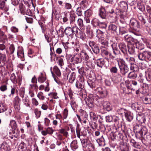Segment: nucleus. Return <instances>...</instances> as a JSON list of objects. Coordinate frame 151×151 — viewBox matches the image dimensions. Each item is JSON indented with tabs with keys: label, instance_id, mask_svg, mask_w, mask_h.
<instances>
[{
	"label": "nucleus",
	"instance_id": "f257e3e1",
	"mask_svg": "<svg viewBox=\"0 0 151 151\" xmlns=\"http://www.w3.org/2000/svg\"><path fill=\"white\" fill-rule=\"evenodd\" d=\"M139 59L141 60L148 61L151 60V52L145 51L140 52L138 55Z\"/></svg>",
	"mask_w": 151,
	"mask_h": 151
},
{
	"label": "nucleus",
	"instance_id": "f03ea898",
	"mask_svg": "<svg viewBox=\"0 0 151 151\" xmlns=\"http://www.w3.org/2000/svg\"><path fill=\"white\" fill-rule=\"evenodd\" d=\"M76 17V16L74 14H70L69 16L67 13H65L63 19V22H66L68 21L69 18L70 24H72L75 22Z\"/></svg>",
	"mask_w": 151,
	"mask_h": 151
},
{
	"label": "nucleus",
	"instance_id": "7ed1b4c3",
	"mask_svg": "<svg viewBox=\"0 0 151 151\" xmlns=\"http://www.w3.org/2000/svg\"><path fill=\"white\" fill-rule=\"evenodd\" d=\"M101 51L103 56L107 60H109L110 58L113 59L114 58V57L103 46H102L101 48Z\"/></svg>",
	"mask_w": 151,
	"mask_h": 151
},
{
	"label": "nucleus",
	"instance_id": "20e7f679",
	"mask_svg": "<svg viewBox=\"0 0 151 151\" xmlns=\"http://www.w3.org/2000/svg\"><path fill=\"white\" fill-rule=\"evenodd\" d=\"M118 47L119 50L124 55H127L128 53V46L123 42L120 43L118 44Z\"/></svg>",
	"mask_w": 151,
	"mask_h": 151
},
{
	"label": "nucleus",
	"instance_id": "39448f33",
	"mask_svg": "<svg viewBox=\"0 0 151 151\" xmlns=\"http://www.w3.org/2000/svg\"><path fill=\"white\" fill-rule=\"evenodd\" d=\"M13 130L12 132L14 134L16 133L17 134H19V129L17 127L16 122L14 120H12L10 121L9 124Z\"/></svg>",
	"mask_w": 151,
	"mask_h": 151
},
{
	"label": "nucleus",
	"instance_id": "423d86ee",
	"mask_svg": "<svg viewBox=\"0 0 151 151\" xmlns=\"http://www.w3.org/2000/svg\"><path fill=\"white\" fill-rule=\"evenodd\" d=\"M95 91L96 93L101 95L102 97H105L107 96L108 92L104 88L99 87L96 88Z\"/></svg>",
	"mask_w": 151,
	"mask_h": 151
},
{
	"label": "nucleus",
	"instance_id": "0eeeda50",
	"mask_svg": "<svg viewBox=\"0 0 151 151\" xmlns=\"http://www.w3.org/2000/svg\"><path fill=\"white\" fill-rule=\"evenodd\" d=\"M130 27L135 30H137L140 26L139 22L134 19H132L130 20Z\"/></svg>",
	"mask_w": 151,
	"mask_h": 151
},
{
	"label": "nucleus",
	"instance_id": "6e6552de",
	"mask_svg": "<svg viewBox=\"0 0 151 151\" xmlns=\"http://www.w3.org/2000/svg\"><path fill=\"white\" fill-rule=\"evenodd\" d=\"M91 23L94 26L96 27L99 26V27H102L101 25H103V28H105L106 27V25L104 22H100L99 20L97 18H93L91 21Z\"/></svg>",
	"mask_w": 151,
	"mask_h": 151
},
{
	"label": "nucleus",
	"instance_id": "1a4fd4ad",
	"mask_svg": "<svg viewBox=\"0 0 151 151\" xmlns=\"http://www.w3.org/2000/svg\"><path fill=\"white\" fill-rule=\"evenodd\" d=\"M84 78L83 76H81L78 81L76 82V86L78 89H82L84 88Z\"/></svg>",
	"mask_w": 151,
	"mask_h": 151
},
{
	"label": "nucleus",
	"instance_id": "9d476101",
	"mask_svg": "<svg viewBox=\"0 0 151 151\" xmlns=\"http://www.w3.org/2000/svg\"><path fill=\"white\" fill-rule=\"evenodd\" d=\"M75 28L74 27H73L72 28L69 27H66L64 30L65 34L68 36H70L71 37H73L74 32L73 29Z\"/></svg>",
	"mask_w": 151,
	"mask_h": 151
},
{
	"label": "nucleus",
	"instance_id": "9b49d317",
	"mask_svg": "<svg viewBox=\"0 0 151 151\" xmlns=\"http://www.w3.org/2000/svg\"><path fill=\"white\" fill-rule=\"evenodd\" d=\"M91 70V69L82 67L78 70V72L82 75L81 76H83L88 75Z\"/></svg>",
	"mask_w": 151,
	"mask_h": 151
},
{
	"label": "nucleus",
	"instance_id": "f8f14e48",
	"mask_svg": "<svg viewBox=\"0 0 151 151\" xmlns=\"http://www.w3.org/2000/svg\"><path fill=\"white\" fill-rule=\"evenodd\" d=\"M6 0H0V9L5 12L8 11L9 7L6 4L5 1Z\"/></svg>",
	"mask_w": 151,
	"mask_h": 151
},
{
	"label": "nucleus",
	"instance_id": "ddd939ff",
	"mask_svg": "<svg viewBox=\"0 0 151 151\" xmlns=\"http://www.w3.org/2000/svg\"><path fill=\"white\" fill-rule=\"evenodd\" d=\"M108 29L111 33L114 34H116L118 31L116 26L113 24H111L109 25Z\"/></svg>",
	"mask_w": 151,
	"mask_h": 151
},
{
	"label": "nucleus",
	"instance_id": "4468645a",
	"mask_svg": "<svg viewBox=\"0 0 151 151\" xmlns=\"http://www.w3.org/2000/svg\"><path fill=\"white\" fill-rule=\"evenodd\" d=\"M124 39L125 41L130 43L131 45H134L136 42L137 40L134 39L131 36H128L127 35L124 36Z\"/></svg>",
	"mask_w": 151,
	"mask_h": 151
},
{
	"label": "nucleus",
	"instance_id": "2eb2a0df",
	"mask_svg": "<svg viewBox=\"0 0 151 151\" xmlns=\"http://www.w3.org/2000/svg\"><path fill=\"white\" fill-rule=\"evenodd\" d=\"M99 15L102 19H105L106 17V10L103 7H101L99 9Z\"/></svg>",
	"mask_w": 151,
	"mask_h": 151
},
{
	"label": "nucleus",
	"instance_id": "dca6fc26",
	"mask_svg": "<svg viewBox=\"0 0 151 151\" xmlns=\"http://www.w3.org/2000/svg\"><path fill=\"white\" fill-rule=\"evenodd\" d=\"M1 151H9L10 150L9 145L6 142H4L1 145Z\"/></svg>",
	"mask_w": 151,
	"mask_h": 151
},
{
	"label": "nucleus",
	"instance_id": "f3484780",
	"mask_svg": "<svg viewBox=\"0 0 151 151\" xmlns=\"http://www.w3.org/2000/svg\"><path fill=\"white\" fill-rule=\"evenodd\" d=\"M78 55L81 58L82 60H83L85 61H87L89 58L87 54L84 51H81Z\"/></svg>",
	"mask_w": 151,
	"mask_h": 151
},
{
	"label": "nucleus",
	"instance_id": "a211bd4d",
	"mask_svg": "<svg viewBox=\"0 0 151 151\" xmlns=\"http://www.w3.org/2000/svg\"><path fill=\"white\" fill-rule=\"evenodd\" d=\"M103 107L104 110H106L108 111H111L112 109L111 104L108 101H105L104 102Z\"/></svg>",
	"mask_w": 151,
	"mask_h": 151
},
{
	"label": "nucleus",
	"instance_id": "6ab92c4d",
	"mask_svg": "<svg viewBox=\"0 0 151 151\" xmlns=\"http://www.w3.org/2000/svg\"><path fill=\"white\" fill-rule=\"evenodd\" d=\"M93 99L92 98L88 97L86 100L87 105L89 108H92L94 106L93 103Z\"/></svg>",
	"mask_w": 151,
	"mask_h": 151
},
{
	"label": "nucleus",
	"instance_id": "aec40b11",
	"mask_svg": "<svg viewBox=\"0 0 151 151\" xmlns=\"http://www.w3.org/2000/svg\"><path fill=\"white\" fill-rule=\"evenodd\" d=\"M145 74V79L148 81H151V69L147 70L144 73Z\"/></svg>",
	"mask_w": 151,
	"mask_h": 151
},
{
	"label": "nucleus",
	"instance_id": "412c9836",
	"mask_svg": "<svg viewBox=\"0 0 151 151\" xmlns=\"http://www.w3.org/2000/svg\"><path fill=\"white\" fill-rule=\"evenodd\" d=\"M118 5L119 7H120V9H122L124 11L126 10L127 9V4L125 1H120L118 4Z\"/></svg>",
	"mask_w": 151,
	"mask_h": 151
},
{
	"label": "nucleus",
	"instance_id": "4be33fe9",
	"mask_svg": "<svg viewBox=\"0 0 151 151\" xmlns=\"http://www.w3.org/2000/svg\"><path fill=\"white\" fill-rule=\"evenodd\" d=\"M111 47L112 48L113 53L115 55H117L121 53L116 44L114 43L111 44Z\"/></svg>",
	"mask_w": 151,
	"mask_h": 151
},
{
	"label": "nucleus",
	"instance_id": "5701e85b",
	"mask_svg": "<svg viewBox=\"0 0 151 151\" xmlns=\"http://www.w3.org/2000/svg\"><path fill=\"white\" fill-rule=\"evenodd\" d=\"M119 69L121 73L123 76H125L129 71V68L127 65L122 67Z\"/></svg>",
	"mask_w": 151,
	"mask_h": 151
},
{
	"label": "nucleus",
	"instance_id": "b1692460",
	"mask_svg": "<svg viewBox=\"0 0 151 151\" xmlns=\"http://www.w3.org/2000/svg\"><path fill=\"white\" fill-rule=\"evenodd\" d=\"M143 103L146 104H151V95H147L143 99Z\"/></svg>",
	"mask_w": 151,
	"mask_h": 151
},
{
	"label": "nucleus",
	"instance_id": "393cba45",
	"mask_svg": "<svg viewBox=\"0 0 151 151\" xmlns=\"http://www.w3.org/2000/svg\"><path fill=\"white\" fill-rule=\"evenodd\" d=\"M137 120L141 123H144L146 121L143 115L139 114H137Z\"/></svg>",
	"mask_w": 151,
	"mask_h": 151
},
{
	"label": "nucleus",
	"instance_id": "a878e982",
	"mask_svg": "<svg viewBox=\"0 0 151 151\" xmlns=\"http://www.w3.org/2000/svg\"><path fill=\"white\" fill-rule=\"evenodd\" d=\"M77 23L80 29L82 30H84L85 29L86 27L83 23L82 19L79 18L77 20Z\"/></svg>",
	"mask_w": 151,
	"mask_h": 151
},
{
	"label": "nucleus",
	"instance_id": "bb28decb",
	"mask_svg": "<svg viewBox=\"0 0 151 151\" xmlns=\"http://www.w3.org/2000/svg\"><path fill=\"white\" fill-rule=\"evenodd\" d=\"M10 80L14 84L17 83L18 81L20 82L21 79L19 77H18V79H17L14 73H12L10 77Z\"/></svg>",
	"mask_w": 151,
	"mask_h": 151
},
{
	"label": "nucleus",
	"instance_id": "cd10ccee",
	"mask_svg": "<svg viewBox=\"0 0 151 151\" xmlns=\"http://www.w3.org/2000/svg\"><path fill=\"white\" fill-rule=\"evenodd\" d=\"M76 32L77 35L78 36V37L82 39L84 38L85 36L84 32L80 30L77 27H76Z\"/></svg>",
	"mask_w": 151,
	"mask_h": 151
},
{
	"label": "nucleus",
	"instance_id": "c85d7f7f",
	"mask_svg": "<svg viewBox=\"0 0 151 151\" xmlns=\"http://www.w3.org/2000/svg\"><path fill=\"white\" fill-rule=\"evenodd\" d=\"M124 113L125 117L128 121L130 122L133 119V116L130 112L126 111L124 112Z\"/></svg>",
	"mask_w": 151,
	"mask_h": 151
},
{
	"label": "nucleus",
	"instance_id": "c756f323",
	"mask_svg": "<svg viewBox=\"0 0 151 151\" xmlns=\"http://www.w3.org/2000/svg\"><path fill=\"white\" fill-rule=\"evenodd\" d=\"M79 57V56L77 57L76 56H74V57H72L70 58V61L72 62L73 61V60H74L73 63H81V62L82 60L81 58H80Z\"/></svg>",
	"mask_w": 151,
	"mask_h": 151
},
{
	"label": "nucleus",
	"instance_id": "7c9ffc66",
	"mask_svg": "<svg viewBox=\"0 0 151 151\" xmlns=\"http://www.w3.org/2000/svg\"><path fill=\"white\" fill-rule=\"evenodd\" d=\"M77 143V141L76 140H74L71 142L70 146L73 150H74L78 148Z\"/></svg>",
	"mask_w": 151,
	"mask_h": 151
},
{
	"label": "nucleus",
	"instance_id": "2f4dec72",
	"mask_svg": "<svg viewBox=\"0 0 151 151\" xmlns=\"http://www.w3.org/2000/svg\"><path fill=\"white\" fill-rule=\"evenodd\" d=\"M142 126L141 125L136 124L134 127L133 129L134 132L139 134L142 129Z\"/></svg>",
	"mask_w": 151,
	"mask_h": 151
},
{
	"label": "nucleus",
	"instance_id": "473e14b6",
	"mask_svg": "<svg viewBox=\"0 0 151 151\" xmlns=\"http://www.w3.org/2000/svg\"><path fill=\"white\" fill-rule=\"evenodd\" d=\"M134 47L137 48L141 50L143 49L144 48V45L143 44L139 43L137 40L135 43L134 44Z\"/></svg>",
	"mask_w": 151,
	"mask_h": 151
},
{
	"label": "nucleus",
	"instance_id": "72a5a7b5",
	"mask_svg": "<svg viewBox=\"0 0 151 151\" xmlns=\"http://www.w3.org/2000/svg\"><path fill=\"white\" fill-rule=\"evenodd\" d=\"M117 61L119 68L126 65L124 61L122 59L119 58L117 60Z\"/></svg>",
	"mask_w": 151,
	"mask_h": 151
},
{
	"label": "nucleus",
	"instance_id": "f704fd0d",
	"mask_svg": "<svg viewBox=\"0 0 151 151\" xmlns=\"http://www.w3.org/2000/svg\"><path fill=\"white\" fill-rule=\"evenodd\" d=\"M105 139L103 136H102L100 138L96 140V142L100 146L104 145L105 144Z\"/></svg>",
	"mask_w": 151,
	"mask_h": 151
},
{
	"label": "nucleus",
	"instance_id": "c9c22d12",
	"mask_svg": "<svg viewBox=\"0 0 151 151\" xmlns=\"http://www.w3.org/2000/svg\"><path fill=\"white\" fill-rule=\"evenodd\" d=\"M134 45H132L130 46H128V52L130 54H134L135 52V48Z\"/></svg>",
	"mask_w": 151,
	"mask_h": 151
},
{
	"label": "nucleus",
	"instance_id": "e433bc0d",
	"mask_svg": "<svg viewBox=\"0 0 151 151\" xmlns=\"http://www.w3.org/2000/svg\"><path fill=\"white\" fill-rule=\"evenodd\" d=\"M20 100L18 96H16L14 98V107L15 109L18 108L20 105Z\"/></svg>",
	"mask_w": 151,
	"mask_h": 151
},
{
	"label": "nucleus",
	"instance_id": "4c0bfd02",
	"mask_svg": "<svg viewBox=\"0 0 151 151\" xmlns=\"http://www.w3.org/2000/svg\"><path fill=\"white\" fill-rule=\"evenodd\" d=\"M137 85V81L135 80H132L129 82V84L127 86V87L128 89H133V88L132 87V85L134 86H136Z\"/></svg>",
	"mask_w": 151,
	"mask_h": 151
},
{
	"label": "nucleus",
	"instance_id": "58836bf2",
	"mask_svg": "<svg viewBox=\"0 0 151 151\" xmlns=\"http://www.w3.org/2000/svg\"><path fill=\"white\" fill-rule=\"evenodd\" d=\"M76 74L75 73L73 72L70 76L69 79V81L70 83H72L76 79Z\"/></svg>",
	"mask_w": 151,
	"mask_h": 151
},
{
	"label": "nucleus",
	"instance_id": "ea45409f",
	"mask_svg": "<svg viewBox=\"0 0 151 151\" xmlns=\"http://www.w3.org/2000/svg\"><path fill=\"white\" fill-rule=\"evenodd\" d=\"M97 65L100 68H102L104 64V62L103 59H98L96 61Z\"/></svg>",
	"mask_w": 151,
	"mask_h": 151
},
{
	"label": "nucleus",
	"instance_id": "a19ab883",
	"mask_svg": "<svg viewBox=\"0 0 151 151\" xmlns=\"http://www.w3.org/2000/svg\"><path fill=\"white\" fill-rule=\"evenodd\" d=\"M53 70L54 72L57 76L60 77L61 76V74L60 70L57 66H55L54 67Z\"/></svg>",
	"mask_w": 151,
	"mask_h": 151
},
{
	"label": "nucleus",
	"instance_id": "79ce46f5",
	"mask_svg": "<svg viewBox=\"0 0 151 151\" xmlns=\"http://www.w3.org/2000/svg\"><path fill=\"white\" fill-rule=\"evenodd\" d=\"M128 76L129 78L133 79L137 77V74L134 72H131L128 74Z\"/></svg>",
	"mask_w": 151,
	"mask_h": 151
},
{
	"label": "nucleus",
	"instance_id": "37998d69",
	"mask_svg": "<svg viewBox=\"0 0 151 151\" xmlns=\"http://www.w3.org/2000/svg\"><path fill=\"white\" fill-rule=\"evenodd\" d=\"M46 78L43 76L42 73H40V75L38 78L37 79L38 81L41 83L44 82L46 80Z\"/></svg>",
	"mask_w": 151,
	"mask_h": 151
},
{
	"label": "nucleus",
	"instance_id": "c03bdc74",
	"mask_svg": "<svg viewBox=\"0 0 151 151\" xmlns=\"http://www.w3.org/2000/svg\"><path fill=\"white\" fill-rule=\"evenodd\" d=\"M147 130L146 127H142L141 130V132L139 134V136L142 137L143 135H145L147 134Z\"/></svg>",
	"mask_w": 151,
	"mask_h": 151
},
{
	"label": "nucleus",
	"instance_id": "a18cd8bd",
	"mask_svg": "<svg viewBox=\"0 0 151 151\" xmlns=\"http://www.w3.org/2000/svg\"><path fill=\"white\" fill-rule=\"evenodd\" d=\"M19 149L22 151H25L26 150V144L23 142L21 143L19 146Z\"/></svg>",
	"mask_w": 151,
	"mask_h": 151
},
{
	"label": "nucleus",
	"instance_id": "49530a36",
	"mask_svg": "<svg viewBox=\"0 0 151 151\" xmlns=\"http://www.w3.org/2000/svg\"><path fill=\"white\" fill-rule=\"evenodd\" d=\"M59 132L61 134H63L64 136L67 137L68 136V133L64 129H61L59 130Z\"/></svg>",
	"mask_w": 151,
	"mask_h": 151
},
{
	"label": "nucleus",
	"instance_id": "de8ad7c7",
	"mask_svg": "<svg viewBox=\"0 0 151 151\" xmlns=\"http://www.w3.org/2000/svg\"><path fill=\"white\" fill-rule=\"evenodd\" d=\"M85 16L86 17H90L92 15V12L91 9H89L85 12Z\"/></svg>",
	"mask_w": 151,
	"mask_h": 151
},
{
	"label": "nucleus",
	"instance_id": "09e8293b",
	"mask_svg": "<svg viewBox=\"0 0 151 151\" xmlns=\"http://www.w3.org/2000/svg\"><path fill=\"white\" fill-rule=\"evenodd\" d=\"M6 57L5 55L3 54H0V61L3 64L5 63L6 61Z\"/></svg>",
	"mask_w": 151,
	"mask_h": 151
},
{
	"label": "nucleus",
	"instance_id": "8fccbe9b",
	"mask_svg": "<svg viewBox=\"0 0 151 151\" xmlns=\"http://www.w3.org/2000/svg\"><path fill=\"white\" fill-rule=\"evenodd\" d=\"M55 59L56 60H58V64L60 66H62L64 64L63 63V59L59 57L58 58V57L55 56Z\"/></svg>",
	"mask_w": 151,
	"mask_h": 151
},
{
	"label": "nucleus",
	"instance_id": "3c124183",
	"mask_svg": "<svg viewBox=\"0 0 151 151\" xmlns=\"http://www.w3.org/2000/svg\"><path fill=\"white\" fill-rule=\"evenodd\" d=\"M119 148H120V150L127 149V146L125 144V143L122 141L119 144Z\"/></svg>",
	"mask_w": 151,
	"mask_h": 151
},
{
	"label": "nucleus",
	"instance_id": "603ef678",
	"mask_svg": "<svg viewBox=\"0 0 151 151\" xmlns=\"http://www.w3.org/2000/svg\"><path fill=\"white\" fill-rule=\"evenodd\" d=\"M130 142L132 145L134 147L137 148H138L139 147L138 144L134 139H131Z\"/></svg>",
	"mask_w": 151,
	"mask_h": 151
},
{
	"label": "nucleus",
	"instance_id": "864d4df0",
	"mask_svg": "<svg viewBox=\"0 0 151 151\" xmlns=\"http://www.w3.org/2000/svg\"><path fill=\"white\" fill-rule=\"evenodd\" d=\"M34 112L37 118H38L40 117L41 114V111H39L36 108L35 109Z\"/></svg>",
	"mask_w": 151,
	"mask_h": 151
},
{
	"label": "nucleus",
	"instance_id": "5fc2aeb1",
	"mask_svg": "<svg viewBox=\"0 0 151 151\" xmlns=\"http://www.w3.org/2000/svg\"><path fill=\"white\" fill-rule=\"evenodd\" d=\"M106 11L108 13L112 14L114 12V11L112 7L111 6H107L105 9Z\"/></svg>",
	"mask_w": 151,
	"mask_h": 151
},
{
	"label": "nucleus",
	"instance_id": "6e6d98bb",
	"mask_svg": "<svg viewBox=\"0 0 151 151\" xmlns=\"http://www.w3.org/2000/svg\"><path fill=\"white\" fill-rule=\"evenodd\" d=\"M37 96L39 99L42 100H44L45 99V97L43 93L42 92H39L37 95Z\"/></svg>",
	"mask_w": 151,
	"mask_h": 151
},
{
	"label": "nucleus",
	"instance_id": "4d7b16f0",
	"mask_svg": "<svg viewBox=\"0 0 151 151\" xmlns=\"http://www.w3.org/2000/svg\"><path fill=\"white\" fill-rule=\"evenodd\" d=\"M131 69L133 70V72H137L138 70V68L136 64H133L131 65Z\"/></svg>",
	"mask_w": 151,
	"mask_h": 151
},
{
	"label": "nucleus",
	"instance_id": "13d9d810",
	"mask_svg": "<svg viewBox=\"0 0 151 151\" xmlns=\"http://www.w3.org/2000/svg\"><path fill=\"white\" fill-rule=\"evenodd\" d=\"M29 101L28 98L26 97L23 98V99H22L23 102L24 103V104L26 106H29V104L28 103Z\"/></svg>",
	"mask_w": 151,
	"mask_h": 151
},
{
	"label": "nucleus",
	"instance_id": "bf43d9fd",
	"mask_svg": "<svg viewBox=\"0 0 151 151\" xmlns=\"http://www.w3.org/2000/svg\"><path fill=\"white\" fill-rule=\"evenodd\" d=\"M93 52L96 54L99 53L100 52V50L99 47L95 45V46L92 48Z\"/></svg>",
	"mask_w": 151,
	"mask_h": 151
},
{
	"label": "nucleus",
	"instance_id": "052dcab7",
	"mask_svg": "<svg viewBox=\"0 0 151 151\" xmlns=\"http://www.w3.org/2000/svg\"><path fill=\"white\" fill-rule=\"evenodd\" d=\"M64 8L66 10H70L72 8V5L70 3H65V4Z\"/></svg>",
	"mask_w": 151,
	"mask_h": 151
},
{
	"label": "nucleus",
	"instance_id": "680f3d73",
	"mask_svg": "<svg viewBox=\"0 0 151 151\" xmlns=\"http://www.w3.org/2000/svg\"><path fill=\"white\" fill-rule=\"evenodd\" d=\"M119 31V34L121 35H123L127 33V31L125 28L123 27H120Z\"/></svg>",
	"mask_w": 151,
	"mask_h": 151
},
{
	"label": "nucleus",
	"instance_id": "e2e57ef3",
	"mask_svg": "<svg viewBox=\"0 0 151 151\" xmlns=\"http://www.w3.org/2000/svg\"><path fill=\"white\" fill-rule=\"evenodd\" d=\"M70 105L73 109L75 110L77 107V105L76 104V101L74 100H72L70 103Z\"/></svg>",
	"mask_w": 151,
	"mask_h": 151
},
{
	"label": "nucleus",
	"instance_id": "0e129e2a",
	"mask_svg": "<svg viewBox=\"0 0 151 151\" xmlns=\"http://www.w3.org/2000/svg\"><path fill=\"white\" fill-rule=\"evenodd\" d=\"M48 95L50 96H51L53 97L54 99H57L58 98V96H57V93L55 92L50 93L48 94Z\"/></svg>",
	"mask_w": 151,
	"mask_h": 151
},
{
	"label": "nucleus",
	"instance_id": "69168bd1",
	"mask_svg": "<svg viewBox=\"0 0 151 151\" xmlns=\"http://www.w3.org/2000/svg\"><path fill=\"white\" fill-rule=\"evenodd\" d=\"M68 111L67 109H64L63 112V118L64 119H66L67 118L68 115Z\"/></svg>",
	"mask_w": 151,
	"mask_h": 151
},
{
	"label": "nucleus",
	"instance_id": "338daca9",
	"mask_svg": "<svg viewBox=\"0 0 151 151\" xmlns=\"http://www.w3.org/2000/svg\"><path fill=\"white\" fill-rule=\"evenodd\" d=\"M76 13L79 16H80L82 14V11L81 7H78L76 9Z\"/></svg>",
	"mask_w": 151,
	"mask_h": 151
},
{
	"label": "nucleus",
	"instance_id": "774afa93",
	"mask_svg": "<svg viewBox=\"0 0 151 151\" xmlns=\"http://www.w3.org/2000/svg\"><path fill=\"white\" fill-rule=\"evenodd\" d=\"M106 122H111L112 121L113 118L111 116L108 115L106 116Z\"/></svg>",
	"mask_w": 151,
	"mask_h": 151
}]
</instances>
